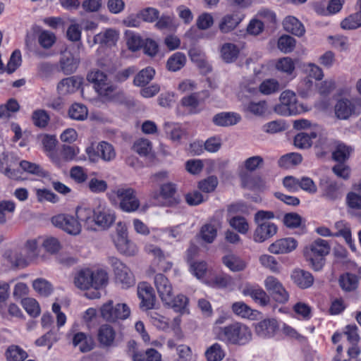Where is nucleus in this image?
<instances>
[{"mask_svg": "<svg viewBox=\"0 0 361 361\" xmlns=\"http://www.w3.org/2000/svg\"><path fill=\"white\" fill-rule=\"evenodd\" d=\"M118 251L126 256H134L137 252L136 245L128 238L127 228L125 224L118 222L116 228V235L113 238Z\"/></svg>", "mask_w": 361, "mask_h": 361, "instance_id": "4", "label": "nucleus"}, {"mask_svg": "<svg viewBox=\"0 0 361 361\" xmlns=\"http://www.w3.org/2000/svg\"><path fill=\"white\" fill-rule=\"evenodd\" d=\"M60 67L66 75L74 73L78 67L79 59L75 57L71 52H65L60 59Z\"/></svg>", "mask_w": 361, "mask_h": 361, "instance_id": "22", "label": "nucleus"}, {"mask_svg": "<svg viewBox=\"0 0 361 361\" xmlns=\"http://www.w3.org/2000/svg\"><path fill=\"white\" fill-rule=\"evenodd\" d=\"M239 53L238 47L233 43H224L220 48V56L226 63L235 62L238 58Z\"/></svg>", "mask_w": 361, "mask_h": 361, "instance_id": "23", "label": "nucleus"}, {"mask_svg": "<svg viewBox=\"0 0 361 361\" xmlns=\"http://www.w3.org/2000/svg\"><path fill=\"white\" fill-rule=\"evenodd\" d=\"M200 92H192L183 97L180 100L182 106L188 109L190 114H197L200 112L198 109L200 104L202 102L200 98Z\"/></svg>", "mask_w": 361, "mask_h": 361, "instance_id": "25", "label": "nucleus"}, {"mask_svg": "<svg viewBox=\"0 0 361 361\" xmlns=\"http://www.w3.org/2000/svg\"><path fill=\"white\" fill-rule=\"evenodd\" d=\"M82 84L81 78L69 77L61 80L57 85V90L59 94L65 95L75 92Z\"/></svg>", "mask_w": 361, "mask_h": 361, "instance_id": "21", "label": "nucleus"}, {"mask_svg": "<svg viewBox=\"0 0 361 361\" xmlns=\"http://www.w3.org/2000/svg\"><path fill=\"white\" fill-rule=\"evenodd\" d=\"M75 286L81 289L87 290L92 285V271L90 269L81 270L74 278Z\"/></svg>", "mask_w": 361, "mask_h": 361, "instance_id": "31", "label": "nucleus"}, {"mask_svg": "<svg viewBox=\"0 0 361 361\" xmlns=\"http://www.w3.org/2000/svg\"><path fill=\"white\" fill-rule=\"evenodd\" d=\"M216 335L220 341L238 345H245L252 338L250 328L238 322L217 328Z\"/></svg>", "mask_w": 361, "mask_h": 361, "instance_id": "1", "label": "nucleus"}, {"mask_svg": "<svg viewBox=\"0 0 361 361\" xmlns=\"http://www.w3.org/2000/svg\"><path fill=\"white\" fill-rule=\"evenodd\" d=\"M224 264L232 271H241L246 268V262L239 257L230 254L222 258Z\"/></svg>", "mask_w": 361, "mask_h": 361, "instance_id": "35", "label": "nucleus"}, {"mask_svg": "<svg viewBox=\"0 0 361 361\" xmlns=\"http://www.w3.org/2000/svg\"><path fill=\"white\" fill-rule=\"evenodd\" d=\"M15 162L14 158L10 159L8 154L2 153L0 155V172L9 178L18 179L20 177L18 171L11 169L13 163Z\"/></svg>", "mask_w": 361, "mask_h": 361, "instance_id": "24", "label": "nucleus"}, {"mask_svg": "<svg viewBox=\"0 0 361 361\" xmlns=\"http://www.w3.org/2000/svg\"><path fill=\"white\" fill-rule=\"evenodd\" d=\"M108 282V274L104 270H99L96 272L92 271V288L98 290Z\"/></svg>", "mask_w": 361, "mask_h": 361, "instance_id": "63", "label": "nucleus"}, {"mask_svg": "<svg viewBox=\"0 0 361 361\" xmlns=\"http://www.w3.org/2000/svg\"><path fill=\"white\" fill-rule=\"evenodd\" d=\"M56 42V37L54 33L44 30L38 37V42L44 49H49Z\"/></svg>", "mask_w": 361, "mask_h": 361, "instance_id": "62", "label": "nucleus"}, {"mask_svg": "<svg viewBox=\"0 0 361 361\" xmlns=\"http://www.w3.org/2000/svg\"><path fill=\"white\" fill-rule=\"evenodd\" d=\"M242 20V16L238 13L228 14L225 16L219 27L224 33H227L234 30Z\"/></svg>", "mask_w": 361, "mask_h": 361, "instance_id": "30", "label": "nucleus"}, {"mask_svg": "<svg viewBox=\"0 0 361 361\" xmlns=\"http://www.w3.org/2000/svg\"><path fill=\"white\" fill-rule=\"evenodd\" d=\"M301 154L295 152L288 153L281 157L278 161V165L283 169H290L302 162Z\"/></svg>", "mask_w": 361, "mask_h": 361, "instance_id": "37", "label": "nucleus"}, {"mask_svg": "<svg viewBox=\"0 0 361 361\" xmlns=\"http://www.w3.org/2000/svg\"><path fill=\"white\" fill-rule=\"evenodd\" d=\"M218 179L214 176H209L208 178L199 182L198 188L204 192H211L215 190L218 185Z\"/></svg>", "mask_w": 361, "mask_h": 361, "instance_id": "64", "label": "nucleus"}, {"mask_svg": "<svg viewBox=\"0 0 361 361\" xmlns=\"http://www.w3.org/2000/svg\"><path fill=\"white\" fill-rule=\"evenodd\" d=\"M355 99L342 98L337 101L334 106V112L338 119L346 120L355 114L356 112Z\"/></svg>", "mask_w": 361, "mask_h": 361, "instance_id": "11", "label": "nucleus"}, {"mask_svg": "<svg viewBox=\"0 0 361 361\" xmlns=\"http://www.w3.org/2000/svg\"><path fill=\"white\" fill-rule=\"evenodd\" d=\"M322 196L329 201H336L342 197L340 186L335 181H326L323 188Z\"/></svg>", "mask_w": 361, "mask_h": 361, "instance_id": "36", "label": "nucleus"}, {"mask_svg": "<svg viewBox=\"0 0 361 361\" xmlns=\"http://www.w3.org/2000/svg\"><path fill=\"white\" fill-rule=\"evenodd\" d=\"M257 224L253 236L254 240L257 243H262L277 233V226L273 223L265 222Z\"/></svg>", "mask_w": 361, "mask_h": 361, "instance_id": "17", "label": "nucleus"}, {"mask_svg": "<svg viewBox=\"0 0 361 361\" xmlns=\"http://www.w3.org/2000/svg\"><path fill=\"white\" fill-rule=\"evenodd\" d=\"M353 152V148L344 144L340 143L337 145L336 150L333 152V158L338 161L343 163L350 157Z\"/></svg>", "mask_w": 361, "mask_h": 361, "instance_id": "50", "label": "nucleus"}, {"mask_svg": "<svg viewBox=\"0 0 361 361\" xmlns=\"http://www.w3.org/2000/svg\"><path fill=\"white\" fill-rule=\"evenodd\" d=\"M338 283L342 290L351 292L357 288L359 280L356 275L347 272L340 276Z\"/></svg>", "mask_w": 361, "mask_h": 361, "instance_id": "32", "label": "nucleus"}, {"mask_svg": "<svg viewBox=\"0 0 361 361\" xmlns=\"http://www.w3.org/2000/svg\"><path fill=\"white\" fill-rule=\"evenodd\" d=\"M264 132L269 134L280 133L285 131L288 126L282 120L273 121L263 126Z\"/></svg>", "mask_w": 361, "mask_h": 361, "instance_id": "52", "label": "nucleus"}, {"mask_svg": "<svg viewBox=\"0 0 361 361\" xmlns=\"http://www.w3.org/2000/svg\"><path fill=\"white\" fill-rule=\"evenodd\" d=\"M217 234L216 228L211 224H207L201 228L200 235L203 240L206 243H212Z\"/></svg>", "mask_w": 361, "mask_h": 361, "instance_id": "57", "label": "nucleus"}, {"mask_svg": "<svg viewBox=\"0 0 361 361\" xmlns=\"http://www.w3.org/2000/svg\"><path fill=\"white\" fill-rule=\"evenodd\" d=\"M284 30L294 35L300 37L305 32V27L296 18L293 16H288L283 21Z\"/></svg>", "mask_w": 361, "mask_h": 361, "instance_id": "28", "label": "nucleus"}, {"mask_svg": "<svg viewBox=\"0 0 361 361\" xmlns=\"http://www.w3.org/2000/svg\"><path fill=\"white\" fill-rule=\"evenodd\" d=\"M154 283L161 301L164 304H171L173 288L169 279L164 274H157L154 276Z\"/></svg>", "mask_w": 361, "mask_h": 361, "instance_id": "10", "label": "nucleus"}, {"mask_svg": "<svg viewBox=\"0 0 361 361\" xmlns=\"http://www.w3.org/2000/svg\"><path fill=\"white\" fill-rule=\"evenodd\" d=\"M330 252V245L328 241L317 238L309 246L305 247L303 251L304 257L310 263V267L315 271H319L324 264V257Z\"/></svg>", "mask_w": 361, "mask_h": 361, "instance_id": "2", "label": "nucleus"}, {"mask_svg": "<svg viewBox=\"0 0 361 361\" xmlns=\"http://www.w3.org/2000/svg\"><path fill=\"white\" fill-rule=\"evenodd\" d=\"M346 204L353 209H361V183L355 185L353 190L347 194Z\"/></svg>", "mask_w": 361, "mask_h": 361, "instance_id": "34", "label": "nucleus"}, {"mask_svg": "<svg viewBox=\"0 0 361 361\" xmlns=\"http://www.w3.org/2000/svg\"><path fill=\"white\" fill-rule=\"evenodd\" d=\"M264 286L278 302L284 303L288 300V293L282 283L274 276H269L264 281Z\"/></svg>", "mask_w": 361, "mask_h": 361, "instance_id": "9", "label": "nucleus"}, {"mask_svg": "<svg viewBox=\"0 0 361 361\" xmlns=\"http://www.w3.org/2000/svg\"><path fill=\"white\" fill-rule=\"evenodd\" d=\"M20 166L25 172L30 174L36 175L40 177H45L47 176V173L42 169V168L32 162L23 160L20 162Z\"/></svg>", "mask_w": 361, "mask_h": 361, "instance_id": "44", "label": "nucleus"}, {"mask_svg": "<svg viewBox=\"0 0 361 361\" xmlns=\"http://www.w3.org/2000/svg\"><path fill=\"white\" fill-rule=\"evenodd\" d=\"M97 152L105 161H110L115 157L114 147L106 142H101L97 147Z\"/></svg>", "mask_w": 361, "mask_h": 361, "instance_id": "54", "label": "nucleus"}, {"mask_svg": "<svg viewBox=\"0 0 361 361\" xmlns=\"http://www.w3.org/2000/svg\"><path fill=\"white\" fill-rule=\"evenodd\" d=\"M229 223L231 227L242 234L246 233L249 230L248 223L245 218L243 216H234L231 219Z\"/></svg>", "mask_w": 361, "mask_h": 361, "instance_id": "59", "label": "nucleus"}, {"mask_svg": "<svg viewBox=\"0 0 361 361\" xmlns=\"http://www.w3.org/2000/svg\"><path fill=\"white\" fill-rule=\"evenodd\" d=\"M72 343L75 347L78 346L82 353L90 351L93 348V343L91 338L82 332H78L73 334L72 338Z\"/></svg>", "mask_w": 361, "mask_h": 361, "instance_id": "33", "label": "nucleus"}, {"mask_svg": "<svg viewBox=\"0 0 361 361\" xmlns=\"http://www.w3.org/2000/svg\"><path fill=\"white\" fill-rule=\"evenodd\" d=\"M343 30H355L361 27V12L357 11L350 14L341 22Z\"/></svg>", "mask_w": 361, "mask_h": 361, "instance_id": "40", "label": "nucleus"}, {"mask_svg": "<svg viewBox=\"0 0 361 361\" xmlns=\"http://www.w3.org/2000/svg\"><path fill=\"white\" fill-rule=\"evenodd\" d=\"M137 295L141 300L140 307L145 310L153 309L156 297L153 288L147 283H140L137 287Z\"/></svg>", "mask_w": 361, "mask_h": 361, "instance_id": "13", "label": "nucleus"}, {"mask_svg": "<svg viewBox=\"0 0 361 361\" xmlns=\"http://www.w3.org/2000/svg\"><path fill=\"white\" fill-rule=\"evenodd\" d=\"M279 330V324L275 319H264L255 325V332L261 338L273 337Z\"/></svg>", "mask_w": 361, "mask_h": 361, "instance_id": "14", "label": "nucleus"}, {"mask_svg": "<svg viewBox=\"0 0 361 361\" xmlns=\"http://www.w3.org/2000/svg\"><path fill=\"white\" fill-rule=\"evenodd\" d=\"M246 112L252 114L257 116H261L265 114L267 111V106L265 101L250 102L244 106Z\"/></svg>", "mask_w": 361, "mask_h": 361, "instance_id": "41", "label": "nucleus"}, {"mask_svg": "<svg viewBox=\"0 0 361 361\" xmlns=\"http://www.w3.org/2000/svg\"><path fill=\"white\" fill-rule=\"evenodd\" d=\"M276 68L287 75H291L295 70V63L291 58L283 57L278 60Z\"/></svg>", "mask_w": 361, "mask_h": 361, "instance_id": "55", "label": "nucleus"}, {"mask_svg": "<svg viewBox=\"0 0 361 361\" xmlns=\"http://www.w3.org/2000/svg\"><path fill=\"white\" fill-rule=\"evenodd\" d=\"M22 58L20 51L18 49L15 50L7 63L6 71L8 74L13 73L21 64Z\"/></svg>", "mask_w": 361, "mask_h": 361, "instance_id": "60", "label": "nucleus"}, {"mask_svg": "<svg viewBox=\"0 0 361 361\" xmlns=\"http://www.w3.org/2000/svg\"><path fill=\"white\" fill-rule=\"evenodd\" d=\"M224 353L218 343L213 344L205 352L207 361H221L224 357Z\"/></svg>", "mask_w": 361, "mask_h": 361, "instance_id": "53", "label": "nucleus"}, {"mask_svg": "<svg viewBox=\"0 0 361 361\" xmlns=\"http://www.w3.org/2000/svg\"><path fill=\"white\" fill-rule=\"evenodd\" d=\"M297 247V241L292 238L279 239L269 247L271 253L279 255L293 251Z\"/></svg>", "mask_w": 361, "mask_h": 361, "instance_id": "19", "label": "nucleus"}, {"mask_svg": "<svg viewBox=\"0 0 361 361\" xmlns=\"http://www.w3.org/2000/svg\"><path fill=\"white\" fill-rule=\"evenodd\" d=\"M34 290L43 296H48L52 292V286L47 280L39 278L35 280L32 283Z\"/></svg>", "mask_w": 361, "mask_h": 361, "instance_id": "48", "label": "nucleus"}, {"mask_svg": "<svg viewBox=\"0 0 361 361\" xmlns=\"http://www.w3.org/2000/svg\"><path fill=\"white\" fill-rule=\"evenodd\" d=\"M94 214L95 211L86 206H78L75 212L77 221L83 222L86 229L91 231L97 229L94 227Z\"/></svg>", "mask_w": 361, "mask_h": 361, "instance_id": "20", "label": "nucleus"}, {"mask_svg": "<svg viewBox=\"0 0 361 361\" xmlns=\"http://www.w3.org/2000/svg\"><path fill=\"white\" fill-rule=\"evenodd\" d=\"M133 149L140 156L146 157L151 159L154 158L152 142L147 138L140 137L137 139L134 142Z\"/></svg>", "mask_w": 361, "mask_h": 361, "instance_id": "26", "label": "nucleus"}, {"mask_svg": "<svg viewBox=\"0 0 361 361\" xmlns=\"http://www.w3.org/2000/svg\"><path fill=\"white\" fill-rule=\"evenodd\" d=\"M119 200L120 209L128 213L136 212L140 206V202L137 197L135 189L130 187H119L112 191Z\"/></svg>", "mask_w": 361, "mask_h": 361, "instance_id": "3", "label": "nucleus"}, {"mask_svg": "<svg viewBox=\"0 0 361 361\" xmlns=\"http://www.w3.org/2000/svg\"><path fill=\"white\" fill-rule=\"evenodd\" d=\"M295 39L290 36L283 35L278 40V48L284 54H288L293 51L295 47Z\"/></svg>", "mask_w": 361, "mask_h": 361, "instance_id": "46", "label": "nucleus"}, {"mask_svg": "<svg viewBox=\"0 0 361 361\" xmlns=\"http://www.w3.org/2000/svg\"><path fill=\"white\" fill-rule=\"evenodd\" d=\"M280 103L292 108V106L295 109H298L299 113L301 114L304 111L303 106L297 102L295 94L290 90L283 91L280 96Z\"/></svg>", "mask_w": 361, "mask_h": 361, "instance_id": "39", "label": "nucleus"}, {"mask_svg": "<svg viewBox=\"0 0 361 361\" xmlns=\"http://www.w3.org/2000/svg\"><path fill=\"white\" fill-rule=\"evenodd\" d=\"M118 251L126 256H134L137 252L136 245L128 238L127 228L125 224L118 222L116 228V235L113 238Z\"/></svg>", "mask_w": 361, "mask_h": 361, "instance_id": "5", "label": "nucleus"}, {"mask_svg": "<svg viewBox=\"0 0 361 361\" xmlns=\"http://www.w3.org/2000/svg\"><path fill=\"white\" fill-rule=\"evenodd\" d=\"M149 253L152 254L157 259L161 270L166 271L171 268L172 264L165 262L164 254L159 247L150 245L149 247Z\"/></svg>", "mask_w": 361, "mask_h": 361, "instance_id": "49", "label": "nucleus"}, {"mask_svg": "<svg viewBox=\"0 0 361 361\" xmlns=\"http://www.w3.org/2000/svg\"><path fill=\"white\" fill-rule=\"evenodd\" d=\"M22 305L25 310L32 317L39 315L41 310L39 303L34 298H26L22 300Z\"/></svg>", "mask_w": 361, "mask_h": 361, "instance_id": "47", "label": "nucleus"}, {"mask_svg": "<svg viewBox=\"0 0 361 361\" xmlns=\"http://www.w3.org/2000/svg\"><path fill=\"white\" fill-rule=\"evenodd\" d=\"M186 57L181 52H176L171 56L166 63L169 71L176 72L180 70L185 64Z\"/></svg>", "mask_w": 361, "mask_h": 361, "instance_id": "38", "label": "nucleus"}, {"mask_svg": "<svg viewBox=\"0 0 361 361\" xmlns=\"http://www.w3.org/2000/svg\"><path fill=\"white\" fill-rule=\"evenodd\" d=\"M139 16L142 20L147 23H153L156 21L159 16V11L152 7H147L142 9L139 12Z\"/></svg>", "mask_w": 361, "mask_h": 361, "instance_id": "58", "label": "nucleus"}, {"mask_svg": "<svg viewBox=\"0 0 361 361\" xmlns=\"http://www.w3.org/2000/svg\"><path fill=\"white\" fill-rule=\"evenodd\" d=\"M59 340L57 330L51 329L47 334L36 340L35 343L38 346H48L50 349L52 345Z\"/></svg>", "mask_w": 361, "mask_h": 361, "instance_id": "42", "label": "nucleus"}, {"mask_svg": "<svg viewBox=\"0 0 361 361\" xmlns=\"http://www.w3.org/2000/svg\"><path fill=\"white\" fill-rule=\"evenodd\" d=\"M87 80L94 84L97 92L102 97L111 99L116 90V86L108 81L107 76L99 70L88 73Z\"/></svg>", "mask_w": 361, "mask_h": 361, "instance_id": "6", "label": "nucleus"}, {"mask_svg": "<svg viewBox=\"0 0 361 361\" xmlns=\"http://www.w3.org/2000/svg\"><path fill=\"white\" fill-rule=\"evenodd\" d=\"M8 361H23L27 357V353L18 345H11L6 351Z\"/></svg>", "mask_w": 361, "mask_h": 361, "instance_id": "43", "label": "nucleus"}, {"mask_svg": "<svg viewBox=\"0 0 361 361\" xmlns=\"http://www.w3.org/2000/svg\"><path fill=\"white\" fill-rule=\"evenodd\" d=\"M115 219L114 213L109 209L99 208L95 211L94 214V227L97 228V226L102 230L107 229L115 221Z\"/></svg>", "mask_w": 361, "mask_h": 361, "instance_id": "16", "label": "nucleus"}, {"mask_svg": "<svg viewBox=\"0 0 361 361\" xmlns=\"http://www.w3.org/2000/svg\"><path fill=\"white\" fill-rule=\"evenodd\" d=\"M52 224L71 235H78L81 231V226L78 221L68 214H59L52 217Z\"/></svg>", "mask_w": 361, "mask_h": 361, "instance_id": "8", "label": "nucleus"}, {"mask_svg": "<svg viewBox=\"0 0 361 361\" xmlns=\"http://www.w3.org/2000/svg\"><path fill=\"white\" fill-rule=\"evenodd\" d=\"M32 120L35 126L43 128L47 126L49 116L45 110L37 109L32 113Z\"/></svg>", "mask_w": 361, "mask_h": 361, "instance_id": "51", "label": "nucleus"}, {"mask_svg": "<svg viewBox=\"0 0 361 361\" xmlns=\"http://www.w3.org/2000/svg\"><path fill=\"white\" fill-rule=\"evenodd\" d=\"M290 278L293 283L301 289L311 287L314 281V276L310 272L300 269L293 270Z\"/></svg>", "mask_w": 361, "mask_h": 361, "instance_id": "18", "label": "nucleus"}, {"mask_svg": "<svg viewBox=\"0 0 361 361\" xmlns=\"http://www.w3.org/2000/svg\"><path fill=\"white\" fill-rule=\"evenodd\" d=\"M108 262L112 267L117 283L123 288H130L135 284V279L130 270L115 257H109Z\"/></svg>", "mask_w": 361, "mask_h": 361, "instance_id": "7", "label": "nucleus"}, {"mask_svg": "<svg viewBox=\"0 0 361 361\" xmlns=\"http://www.w3.org/2000/svg\"><path fill=\"white\" fill-rule=\"evenodd\" d=\"M313 139L317 138L314 142V147L318 150L317 152V156L318 157H324L327 151L330 149L331 144L329 142L326 137H312Z\"/></svg>", "mask_w": 361, "mask_h": 361, "instance_id": "61", "label": "nucleus"}, {"mask_svg": "<svg viewBox=\"0 0 361 361\" xmlns=\"http://www.w3.org/2000/svg\"><path fill=\"white\" fill-rule=\"evenodd\" d=\"M155 75V70L150 66L140 71L134 77L133 85L137 87H145L148 85Z\"/></svg>", "mask_w": 361, "mask_h": 361, "instance_id": "29", "label": "nucleus"}, {"mask_svg": "<svg viewBox=\"0 0 361 361\" xmlns=\"http://www.w3.org/2000/svg\"><path fill=\"white\" fill-rule=\"evenodd\" d=\"M118 38V33L113 29H107L104 32L99 33L94 37V44H99L107 47L115 45Z\"/></svg>", "mask_w": 361, "mask_h": 361, "instance_id": "27", "label": "nucleus"}, {"mask_svg": "<svg viewBox=\"0 0 361 361\" xmlns=\"http://www.w3.org/2000/svg\"><path fill=\"white\" fill-rule=\"evenodd\" d=\"M69 116L75 120L83 121L87 117V107L81 104H73L68 111Z\"/></svg>", "mask_w": 361, "mask_h": 361, "instance_id": "45", "label": "nucleus"}, {"mask_svg": "<svg viewBox=\"0 0 361 361\" xmlns=\"http://www.w3.org/2000/svg\"><path fill=\"white\" fill-rule=\"evenodd\" d=\"M242 293L245 296L251 297L256 302L262 306H266L270 302V298L267 293L257 285L245 284Z\"/></svg>", "mask_w": 361, "mask_h": 361, "instance_id": "15", "label": "nucleus"}, {"mask_svg": "<svg viewBox=\"0 0 361 361\" xmlns=\"http://www.w3.org/2000/svg\"><path fill=\"white\" fill-rule=\"evenodd\" d=\"M188 303V298L184 295L179 294L174 298L172 297L171 304L165 305L171 307L176 312L183 313L185 311Z\"/></svg>", "mask_w": 361, "mask_h": 361, "instance_id": "56", "label": "nucleus"}, {"mask_svg": "<svg viewBox=\"0 0 361 361\" xmlns=\"http://www.w3.org/2000/svg\"><path fill=\"white\" fill-rule=\"evenodd\" d=\"M97 340L102 348L115 347L117 345L116 332L111 325L102 324L97 331Z\"/></svg>", "mask_w": 361, "mask_h": 361, "instance_id": "12", "label": "nucleus"}]
</instances>
